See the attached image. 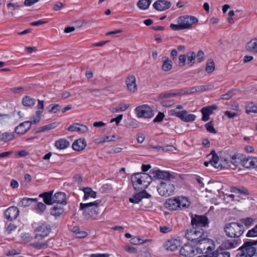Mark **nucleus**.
Here are the masks:
<instances>
[{"label": "nucleus", "instance_id": "1", "mask_svg": "<svg viewBox=\"0 0 257 257\" xmlns=\"http://www.w3.org/2000/svg\"><path fill=\"white\" fill-rule=\"evenodd\" d=\"M177 24L171 23L170 28L173 31L191 29L198 22V19L193 16H182L176 20Z\"/></svg>", "mask_w": 257, "mask_h": 257}, {"label": "nucleus", "instance_id": "2", "mask_svg": "<svg viewBox=\"0 0 257 257\" xmlns=\"http://www.w3.org/2000/svg\"><path fill=\"white\" fill-rule=\"evenodd\" d=\"M132 181L135 190L143 191L148 188L152 178L147 173H138L132 176Z\"/></svg>", "mask_w": 257, "mask_h": 257}, {"label": "nucleus", "instance_id": "3", "mask_svg": "<svg viewBox=\"0 0 257 257\" xmlns=\"http://www.w3.org/2000/svg\"><path fill=\"white\" fill-rule=\"evenodd\" d=\"M257 240L245 241L238 248L236 257H252L255 253Z\"/></svg>", "mask_w": 257, "mask_h": 257}, {"label": "nucleus", "instance_id": "4", "mask_svg": "<svg viewBox=\"0 0 257 257\" xmlns=\"http://www.w3.org/2000/svg\"><path fill=\"white\" fill-rule=\"evenodd\" d=\"M183 108L184 106L182 105H177L175 108L170 111V115L177 117L185 122L195 121L196 116L192 113H188L186 110L183 109Z\"/></svg>", "mask_w": 257, "mask_h": 257}, {"label": "nucleus", "instance_id": "5", "mask_svg": "<svg viewBox=\"0 0 257 257\" xmlns=\"http://www.w3.org/2000/svg\"><path fill=\"white\" fill-rule=\"evenodd\" d=\"M224 230L226 234L230 237L238 238L244 232L243 225L236 222L227 224Z\"/></svg>", "mask_w": 257, "mask_h": 257}, {"label": "nucleus", "instance_id": "6", "mask_svg": "<svg viewBox=\"0 0 257 257\" xmlns=\"http://www.w3.org/2000/svg\"><path fill=\"white\" fill-rule=\"evenodd\" d=\"M206 233L202 228L193 227L192 229L186 231L185 237L188 240H191V242L196 244Z\"/></svg>", "mask_w": 257, "mask_h": 257}, {"label": "nucleus", "instance_id": "7", "mask_svg": "<svg viewBox=\"0 0 257 257\" xmlns=\"http://www.w3.org/2000/svg\"><path fill=\"white\" fill-rule=\"evenodd\" d=\"M175 190V185L170 180L162 181L157 187V191L159 194L166 197L172 195Z\"/></svg>", "mask_w": 257, "mask_h": 257}, {"label": "nucleus", "instance_id": "8", "mask_svg": "<svg viewBox=\"0 0 257 257\" xmlns=\"http://www.w3.org/2000/svg\"><path fill=\"white\" fill-rule=\"evenodd\" d=\"M80 210L83 211V214L86 217L93 216L96 212V201L88 203H81Z\"/></svg>", "mask_w": 257, "mask_h": 257}, {"label": "nucleus", "instance_id": "9", "mask_svg": "<svg viewBox=\"0 0 257 257\" xmlns=\"http://www.w3.org/2000/svg\"><path fill=\"white\" fill-rule=\"evenodd\" d=\"M180 252L181 255L187 257H192L199 253L196 244L192 242L185 243L180 248Z\"/></svg>", "mask_w": 257, "mask_h": 257}, {"label": "nucleus", "instance_id": "10", "mask_svg": "<svg viewBox=\"0 0 257 257\" xmlns=\"http://www.w3.org/2000/svg\"><path fill=\"white\" fill-rule=\"evenodd\" d=\"M199 253L208 251L212 249V240L207 237V233L196 244Z\"/></svg>", "mask_w": 257, "mask_h": 257}, {"label": "nucleus", "instance_id": "11", "mask_svg": "<svg viewBox=\"0 0 257 257\" xmlns=\"http://www.w3.org/2000/svg\"><path fill=\"white\" fill-rule=\"evenodd\" d=\"M138 117L151 118L153 116L152 109L148 105H142L135 108Z\"/></svg>", "mask_w": 257, "mask_h": 257}, {"label": "nucleus", "instance_id": "12", "mask_svg": "<svg viewBox=\"0 0 257 257\" xmlns=\"http://www.w3.org/2000/svg\"><path fill=\"white\" fill-rule=\"evenodd\" d=\"M50 230V225L44 224H41L35 230V238L38 239H43L48 235Z\"/></svg>", "mask_w": 257, "mask_h": 257}, {"label": "nucleus", "instance_id": "13", "mask_svg": "<svg viewBox=\"0 0 257 257\" xmlns=\"http://www.w3.org/2000/svg\"><path fill=\"white\" fill-rule=\"evenodd\" d=\"M211 155V159L210 160V164L216 169L222 168L227 165L228 162L226 160L222 161L220 160L214 151H211L210 154Z\"/></svg>", "mask_w": 257, "mask_h": 257}, {"label": "nucleus", "instance_id": "14", "mask_svg": "<svg viewBox=\"0 0 257 257\" xmlns=\"http://www.w3.org/2000/svg\"><path fill=\"white\" fill-rule=\"evenodd\" d=\"M191 223L194 228H202L208 224V218L204 216L195 215L192 218Z\"/></svg>", "mask_w": 257, "mask_h": 257}, {"label": "nucleus", "instance_id": "15", "mask_svg": "<svg viewBox=\"0 0 257 257\" xmlns=\"http://www.w3.org/2000/svg\"><path fill=\"white\" fill-rule=\"evenodd\" d=\"M127 90L132 93H135L138 91L136 78L133 75H128L125 80Z\"/></svg>", "mask_w": 257, "mask_h": 257}, {"label": "nucleus", "instance_id": "16", "mask_svg": "<svg viewBox=\"0 0 257 257\" xmlns=\"http://www.w3.org/2000/svg\"><path fill=\"white\" fill-rule=\"evenodd\" d=\"M19 214V209L15 206H11L5 211L4 216L7 220L12 221L16 219Z\"/></svg>", "mask_w": 257, "mask_h": 257}, {"label": "nucleus", "instance_id": "17", "mask_svg": "<svg viewBox=\"0 0 257 257\" xmlns=\"http://www.w3.org/2000/svg\"><path fill=\"white\" fill-rule=\"evenodd\" d=\"M171 3L165 0H158L153 5V8L158 11H164L171 7Z\"/></svg>", "mask_w": 257, "mask_h": 257}, {"label": "nucleus", "instance_id": "18", "mask_svg": "<svg viewBox=\"0 0 257 257\" xmlns=\"http://www.w3.org/2000/svg\"><path fill=\"white\" fill-rule=\"evenodd\" d=\"M217 108V106L216 105H212L203 107L201 112L202 113V120L203 121H208L210 117L209 115L213 113V111Z\"/></svg>", "mask_w": 257, "mask_h": 257}, {"label": "nucleus", "instance_id": "19", "mask_svg": "<svg viewBox=\"0 0 257 257\" xmlns=\"http://www.w3.org/2000/svg\"><path fill=\"white\" fill-rule=\"evenodd\" d=\"M67 130L69 132H77L80 134H84L88 132V128L86 125L78 123H73Z\"/></svg>", "mask_w": 257, "mask_h": 257}, {"label": "nucleus", "instance_id": "20", "mask_svg": "<svg viewBox=\"0 0 257 257\" xmlns=\"http://www.w3.org/2000/svg\"><path fill=\"white\" fill-rule=\"evenodd\" d=\"M180 245L179 240L172 238L167 240L165 244V248L168 251H174L178 249Z\"/></svg>", "mask_w": 257, "mask_h": 257}, {"label": "nucleus", "instance_id": "21", "mask_svg": "<svg viewBox=\"0 0 257 257\" xmlns=\"http://www.w3.org/2000/svg\"><path fill=\"white\" fill-rule=\"evenodd\" d=\"M241 243V240L238 238L230 239L224 241L222 243L223 247L226 249L236 248Z\"/></svg>", "mask_w": 257, "mask_h": 257}, {"label": "nucleus", "instance_id": "22", "mask_svg": "<svg viewBox=\"0 0 257 257\" xmlns=\"http://www.w3.org/2000/svg\"><path fill=\"white\" fill-rule=\"evenodd\" d=\"M31 124L29 121H25L20 123L15 128L16 133L19 135H24L30 128Z\"/></svg>", "mask_w": 257, "mask_h": 257}, {"label": "nucleus", "instance_id": "23", "mask_svg": "<svg viewBox=\"0 0 257 257\" xmlns=\"http://www.w3.org/2000/svg\"><path fill=\"white\" fill-rule=\"evenodd\" d=\"M66 194L64 192H58L53 195V204L55 203L66 205Z\"/></svg>", "mask_w": 257, "mask_h": 257}, {"label": "nucleus", "instance_id": "24", "mask_svg": "<svg viewBox=\"0 0 257 257\" xmlns=\"http://www.w3.org/2000/svg\"><path fill=\"white\" fill-rule=\"evenodd\" d=\"M86 146V142L84 139H79L75 140L72 144V148L76 151L83 150Z\"/></svg>", "mask_w": 257, "mask_h": 257}, {"label": "nucleus", "instance_id": "25", "mask_svg": "<svg viewBox=\"0 0 257 257\" xmlns=\"http://www.w3.org/2000/svg\"><path fill=\"white\" fill-rule=\"evenodd\" d=\"M70 142L65 139H59L56 141L54 146L59 150H64L68 148L70 146Z\"/></svg>", "mask_w": 257, "mask_h": 257}, {"label": "nucleus", "instance_id": "26", "mask_svg": "<svg viewBox=\"0 0 257 257\" xmlns=\"http://www.w3.org/2000/svg\"><path fill=\"white\" fill-rule=\"evenodd\" d=\"M162 69L164 71H169L172 69L173 62L168 57L163 56L162 58Z\"/></svg>", "mask_w": 257, "mask_h": 257}, {"label": "nucleus", "instance_id": "27", "mask_svg": "<svg viewBox=\"0 0 257 257\" xmlns=\"http://www.w3.org/2000/svg\"><path fill=\"white\" fill-rule=\"evenodd\" d=\"M245 49L248 52L257 53V38H253L247 42Z\"/></svg>", "mask_w": 257, "mask_h": 257}, {"label": "nucleus", "instance_id": "28", "mask_svg": "<svg viewBox=\"0 0 257 257\" xmlns=\"http://www.w3.org/2000/svg\"><path fill=\"white\" fill-rule=\"evenodd\" d=\"M53 191L44 192L40 194L39 197L43 198L44 202L48 205H52L53 204Z\"/></svg>", "mask_w": 257, "mask_h": 257}, {"label": "nucleus", "instance_id": "29", "mask_svg": "<svg viewBox=\"0 0 257 257\" xmlns=\"http://www.w3.org/2000/svg\"><path fill=\"white\" fill-rule=\"evenodd\" d=\"M166 204L167 208L169 209L176 210L179 208L177 197L169 199Z\"/></svg>", "mask_w": 257, "mask_h": 257}, {"label": "nucleus", "instance_id": "30", "mask_svg": "<svg viewBox=\"0 0 257 257\" xmlns=\"http://www.w3.org/2000/svg\"><path fill=\"white\" fill-rule=\"evenodd\" d=\"M130 107V104L125 103H120L116 106L110 107L109 110L113 113H117L120 111H124Z\"/></svg>", "mask_w": 257, "mask_h": 257}, {"label": "nucleus", "instance_id": "31", "mask_svg": "<svg viewBox=\"0 0 257 257\" xmlns=\"http://www.w3.org/2000/svg\"><path fill=\"white\" fill-rule=\"evenodd\" d=\"M84 193L83 199L87 200L90 198H95L96 196V193L92 190L91 188L85 187L83 189Z\"/></svg>", "mask_w": 257, "mask_h": 257}, {"label": "nucleus", "instance_id": "32", "mask_svg": "<svg viewBox=\"0 0 257 257\" xmlns=\"http://www.w3.org/2000/svg\"><path fill=\"white\" fill-rule=\"evenodd\" d=\"M177 199L180 209L187 208L189 206L190 202L187 198L183 196H178Z\"/></svg>", "mask_w": 257, "mask_h": 257}, {"label": "nucleus", "instance_id": "33", "mask_svg": "<svg viewBox=\"0 0 257 257\" xmlns=\"http://www.w3.org/2000/svg\"><path fill=\"white\" fill-rule=\"evenodd\" d=\"M119 140V137L117 136L112 135L110 136H106L103 137H102L97 140V143H102L105 142H110L116 141Z\"/></svg>", "mask_w": 257, "mask_h": 257}, {"label": "nucleus", "instance_id": "34", "mask_svg": "<svg viewBox=\"0 0 257 257\" xmlns=\"http://www.w3.org/2000/svg\"><path fill=\"white\" fill-rule=\"evenodd\" d=\"M37 201L36 198H23L20 202V205L24 207H28Z\"/></svg>", "mask_w": 257, "mask_h": 257}, {"label": "nucleus", "instance_id": "35", "mask_svg": "<svg viewBox=\"0 0 257 257\" xmlns=\"http://www.w3.org/2000/svg\"><path fill=\"white\" fill-rule=\"evenodd\" d=\"M152 3L151 0H139L137 3V6L140 10H148Z\"/></svg>", "mask_w": 257, "mask_h": 257}, {"label": "nucleus", "instance_id": "36", "mask_svg": "<svg viewBox=\"0 0 257 257\" xmlns=\"http://www.w3.org/2000/svg\"><path fill=\"white\" fill-rule=\"evenodd\" d=\"M15 137L14 133L5 132L0 135V141L4 142H7L12 140Z\"/></svg>", "mask_w": 257, "mask_h": 257}, {"label": "nucleus", "instance_id": "37", "mask_svg": "<svg viewBox=\"0 0 257 257\" xmlns=\"http://www.w3.org/2000/svg\"><path fill=\"white\" fill-rule=\"evenodd\" d=\"M35 100L29 96H25L22 100L23 104L27 107L33 106L35 104Z\"/></svg>", "mask_w": 257, "mask_h": 257}, {"label": "nucleus", "instance_id": "38", "mask_svg": "<svg viewBox=\"0 0 257 257\" xmlns=\"http://www.w3.org/2000/svg\"><path fill=\"white\" fill-rule=\"evenodd\" d=\"M154 177L159 179L166 180V178L169 177V173L166 171L158 170L153 172Z\"/></svg>", "mask_w": 257, "mask_h": 257}, {"label": "nucleus", "instance_id": "39", "mask_svg": "<svg viewBox=\"0 0 257 257\" xmlns=\"http://www.w3.org/2000/svg\"><path fill=\"white\" fill-rule=\"evenodd\" d=\"M182 94L180 92H174L173 91H169L167 92H163L159 95V98H171L175 96H177Z\"/></svg>", "mask_w": 257, "mask_h": 257}, {"label": "nucleus", "instance_id": "40", "mask_svg": "<svg viewBox=\"0 0 257 257\" xmlns=\"http://www.w3.org/2000/svg\"><path fill=\"white\" fill-rule=\"evenodd\" d=\"M63 212V209L59 206L56 205L53 207L50 211L52 215L58 217L61 215Z\"/></svg>", "mask_w": 257, "mask_h": 257}, {"label": "nucleus", "instance_id": "41", "mask_svg": "<svg viewBox=\"0 0 257 257\" xmlns=\"http://www.w3.org/2000/svg\"><path fill=\"white\" fill-rule=\"evenodd\" d=\"M42 114V111H37L35 114L31 117L30 121H29L31 125L39 122L41 118Z\"/></svg>", "mask_w": 257, "mask_h": 257}, {"label": "nucleus", "instance_id": "42", "mask_svg": "<svg viewBox=\"0 0 257 257\" xmlns=\"http://www.w3.org/2000/svg\"><path fill=\"white\" fill-rule=\"evenodd\" d=\"M148 196H143L141 192L138 193L133 196V197L129 199V201L134 203H139L143 197H147Z\"/></svg>", "mask_w": 257, "mask_h": 257}, {"label": "nucleus", "instance_id": "43", "mask_svg": "<svg viewBox=\"0 0 257 257\" xmlns=\"http://www.w3.org/2000/svg\"><path fill=\"white\" fill-rule=\"evenodd\" d=\"M246 112L249 113H257V104L251 102L246 106Z\"/></svg>", "mask_w": 257, "mask_h": 257}, {"label": "nucleus", "instance_id": "44", "mask_svg": "<svg viewBox=\"0 0 257 257\" xmlns=\"http://www.w3.org/2000/svg\"><path fill=\"white\" fill-rule=\"evenodd\" d=\"M215 70V65L212 60H208L205 68V71L208 73H212Z\"/></svg>", "mask_w": 257, "mask_h": 257}, {"label": "nucleus", "instance_id": "45", "mask_svg": "<svg viewBox=\"0 0 257 257\" xmlns=\"http://www.w3.org/2000/svg\"><path fill=\"white\" fill-rule=\"evenodd\" d=\"M58 124L56 122L52 123L40 127L39 128V132H43L45 131L51 130L52 129L56 128Z\"/></svg>", "mask_w": 257, "mask_h": 257}, {"label": "nucleus", "instance_id": "46", "mask_svg": "<svg viewBox=\"0 0 257 257\" xmlns=\"http://www.w3.org/2000/svg\"><path fill=\"white\" fill-rule=\"evenodd\" d=\"M230 253L228 251H215L213 252L212 257H230Z\"/></svg>", "mask_w": 257, "mask_h": 257}, {"label": "nucleus", "instance_id": "47", "mask_svg": "<svg viewBox=\"0 0 257 257\" xmlns=\"http://www.w3.org/2000/svg\"><path fill=\"white\" fill-rule=\"evenodd\" d=\"M188 64L190 66H192L194 63V60L196 57L195 54L193 52H190L187 54Z\"/></svg>", "mask_w": 257, "mask_h": 257}, {"label": "nucleus", "instance_id": "48", "mask_svg": "<svg viewBox=\"0 0 257 257\" xmlns=\"http://www.w3.org/2000/svg\"><path fill=\"white\" fill-rule=\"evenodd\" d=\"M32 245L38 249L46 248L48 246V244L46 242H34L32 243Z\"/></svg>", "mask_w": 257, "mask_h": 257}, {"label": "nucleus", "instance_id": "49", "mask_svg": "<svg viewBox=\"0 0 257 257\" xmlns=\"http://www.w3.org/2000/svg\"><path fill=\"white\" fill-rule=\"evenodd\" d=\"M246 236L247 237H254L257 236V225L253 228L249 230L247 232Z\"/></svg>", "mask_w": 257, "mask_h": 257}, {"label": "nucleus", "instance_id": "50", "mask_svg": "<svg viewBox=\"0 0 257 257\" xmlns=\"http://www.w3.org/2000/svg\"><path fill=\"white\" fill-rule=\"evenodd\" d=\"M34 205L36 209L40 212L44 211L46 208V206L45 204L42 202H38L37 201L34 202Z\"/></svg>", "mask_w": 257, "mask_h": 257}, {"label": "nucleus", "instance_id": "51", "mask_svg": "<svg viewBox=\"0 0 257 257\" xmlns=\"http://www.w3.org/2000/svg\"><path fill=\"white\" fill-rule=\"evenodd\" d=\"M174 100H164L161 102V105L164 107H171L175 103Z\"/></svg>", "mask_w": 257, "mask_h": 257}, {"label": "nucleus", "instance_id": "52", "mask_svg": "<svg viewBox=\"0 0 257 257\" xmlns=\"http://www.w3.org/2000/svg\"><path fill=\"white\" fill-rule=\"evenodd\" d=\"M61 106L58 104H52L49 106V111L53 113H57L60 109Z\"/></svg>", "mask_w": 257, "mask_h": 257}, {"label": "nucleus", "instance_id": "53", "mask_svg": "<svg viewBox=\"0 0 257 257\" xmlns=\"http://www.w3.org/2000/svg\"><path fill=\"white\" fill-rule=\"evenodd\" d=\"M241 222L245 226H249L252 224V223L253 222V219L252 218L248 217V218L242 219L241 220Z\"/></svg>", "mask_w": 257, "mask_h": 257}, {"label": "nucleus", "instance_id": "54", "mask_svg": "<svg viewBox=\"0 0 257 257\" xmlns=\"http://www.w3.org/2000/svg\"><path fill=\"white\" fill-rule=\"evenodd\" d=\"M78 230L77 228L74 227L73 232L76 233V236L78 238L84 237L87 235V233L85 231H80L77 232Z\"/></svg>", "mask_w": 257, "mask_h": 257}, {"label": "nucleus", "instance_id": "55", "mask_svg": "<svg viewBox=\"0 0 257 257\" xmlns=\"http://www.w3.org/2000/svg\"><path fill=\"white\" fill-rule=\"evenodd\" d=\"M205 127L207 131L211 133H216V131L214 128L213 123L210 121L205 124Z\"/></svg>", "mask_w": 257, "mask_h": 257}, {"label": "nucleus", "instance_id": "56", "mask_svg": "<svg viewBox=\"0 0 257 257\" xmlns=\"http://www.w3.org/2000/svg\"><path fill=\"white\" fill-rule=\"evenodd\" d=\"M213 87L212 85H200L198 86V92L204 91L207 90L211 89Z\"/></svg>", "mask_w": 257, "mask_h": 257}, {"label": "nucleus", "instance_id": "57", "mask_svg": "<svg viewBox=\"0 0 257 257\" xmlns=\"http://www.w3.org/2000/svg\"><path fill=\"white\" fill-rule=\"evenodd\" d=\"M159 150H162L163 152L167 151H174L176 150V148L172 145L167 146L164 147H160L158 148Z\"/></svg>", "mask_w": 257, "mask_h": 257}, {"label": "nucleus", "instance_id": "58", "mask_svg": "<svg viewBox=\"0 0 257 257\" xmlns=\"http://www.w3.org/2000/svg\"><path fill=\"white\" fill-rule=\"evenodd\" d=\"M165 117V115L162 112H159V113L157 114V115L155 117V118L154 119V122H161L164 117Z\"/></svg>", "mask_w": 257, "mask_h": 257}, {"label": "nucleus", "instance_id": "59", "mask_svg": "<svg viewBox=\"0 0 257 257\" xmlns=\"http://www.w3.org/2000/svg\"><path fill=\"white\" fill-rule=\"evenodd\" d=\"M10 117L8 115H0V123L5 124L9 122Z\"/></svg>", "mask_w": 257, "mask_h": 257}, {"label": "nucleus", "instance_id": "60", "mask_svg": "<svg viewBox=\"0 0 257 257\" xmlns=\"http://www.w3.org/2000/svg\"><path fill=\"white\" fill-rule=\"evenodd\" d=\"M236 194H240L243 195L244 196H246L248 194L247 190L244 188H237L235 189V192Z\"/></svg>", "mask_w": 257, "mask_h": 257}, {"label": "nucleus", "instance_id": "61", "mask_svg": "<svg viewBox=\"0 0 257 257\" xmlns=\"http://www.w3.org/2000/svg\"><path fill=\"white\" fill-rule=\"evenodd\" d=\"M186 61V56L185 55H180L179 56V62L180 66L182 67L184 66Z\"/></svg>", "mask_w": 257, "mask_h": 257}, {"label": "nucleus", "instance_id": "62", "mask_svg": "<svg viewBox=\"0 0 257 257\" xmlns=\"http://www.w3.org/2000/svg\"><path fill=\"white\" fill-rule=\"evenodd\" d=\"M123 117L122 114H119L117 117L112 118L110 120V123L115 122L116 125H118L120 121L122 120Z\"/></svg>", "mask_w": 257, "mask_h": 257}, {"label": "nucleus", "instance_id": "63", "mask_svg": "<svg viewBox=\"0 0 257 257\" xmlns=\"http://www.w3.org/2000/svg\"><path fill=\"white\" fill-rule=\"evenodd\" d=\"M196 58L198 62H201L204 60V53L202 51L200 50L198 52L196 55Z\"/></svg>", "mask_w": 257, "mask_h": 257}, {"label": "nucleus", "instance_id": "64", "mask_svg": "<svg viewBox=\"0 0 257 257\" xmlns=\"http://www.w3.org/2000/svg\"><path fill=\"white\" fill-rule=\"evenodd\" d=\"M232 96V91L230 90V91H228L226 93L222 95L221 96V98L223 99L228 100Z\"/></svg>", "mask_w": 257, "mask_h": 257}]
</instances>
